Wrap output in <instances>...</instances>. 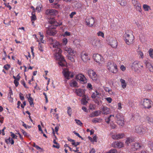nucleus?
I'll return each instance as SVG.
<instances>
[{
    "instance_id": "a19ab883",
    "label": "nucleus",
    "mask_w": 153,
    "mask_h": 153,
    "mask_svg": "<svg viewBox=\"0 0 153 153\" xmlns=\"http://www.w3.org/2000/svg\"><path fill=\"white\" fill-rule=\"evenodd\" d=\"M97 34L99 36H101L103 38L104 37V34L102 31H99L97 33Z\"/></svg>"
},
{
    "instance_id": "aec40b11",
    "label": "nucleus",
    "mask_w": 153,
    "mask_h": 153,
    "mask_svg": "<svg viewBox=\"0 0 153 153\" xmlns=\"http://www.w3.org/2000/svg\"><path fill=\"white\" fill-rule=\"evenodd\" d=\"M100 112L102 114H109L110 113V109L106 106H102L100 109Z\"/></svg>"
},
{
    "instance_id": "ddd939ff",
    "label": "nucleus",
    "mask_w": 153,
    "mask_h": 153,
    "mask_svg": "<svg viewBox=\"0 0 153 153\" xmlns=\"http://www.w3.org/2000/svg\"><path fill=\"white\" fill-rule=\"evenodd\" d=\"M88 73L89 76L94 81H96L98 78V77L96 72L93 70L90 69L88 70Z\"/></svg>"
},
{
    "instance_id": "49530a36",
    "label": "nucleus",
    "mask_w": 153,
    "mask_h": 153,
    "mask_svg": "<svg viewBox=\"0 0 153 153\" xmlns=\"http://www.w3.org/2000/svg\"><path fill=\"white\" fill-rule=\"evenodd\" d=\"M73 56L67 55V57L68 59L71 60L72 62H74L75 61V60Z\"/></svg>"
},
{
    "instance_id": "774afa93",
    "label": "nucleus",
    "mask_w": 153,
    "mask_h": 153,
    "mask_svg": "<svg viewBox=\"0 0 153 153\" xmlns=\"http://www.w3.org/2000/svg\"><path fill=\"white\" fill-rule=\"evenodd\" d=\"M18 81H17V80H14V83L16 87H17L19 85V83L18 82Z\"/></svg>"
},
{
    "instance_id": "f03ea898",
    "label": "nucleus",
    "mask_w": 153,
    "mask_h": 153,
    "mask_svg": "<svg viewBox=\"0 0 153 153\" xmlns=\"http://www.w3.org/2000/svg\"><path fill=\"white\" fill-rule=\"evenodd\" d=\"M106 67L112 73L115 74L117 72V65L113 62H108L106 64Z\"/></svg>"
},
{
    "instance_id": "f3484780",
    "label": "nucleus",
    "mask_w": 153,
    "mask_h": 153,
    "mask_svg": "<svg viewBox=\"0 0 153 153\" xmlns=\"http://www.w3.org/2000/svg\"><path fill=\"white\" fill-rule=\"evenodd\" d=\"M64 50L68 53L67 55L74 56L76 54V51L70 48L65 47L64 48Z\"/></svg>"
},
{
    "instance_id": "5701e85b",
    "label": "nucleus",
    "mask_w": 153,
    "mask_h": 153,
    "mask_svg": "<svg viewBox=\"0 0 153 153\" xmlns=\"http://www.w3.org/2000/svg\"><path fill=\"white\" fill-rule=\"evenodd\" d=\"M125 136L123 133L116 134H112L111 137L113 139L117 140L123 138Z\"/></svg>"
},
{
    "instance_id": "13d9d810",
    "label": "nucleus",
    "mask_w": 153,
    "mask_h": 153,
    "mask_svg": "<svg viewBox=\"0 0 153 153\" xmlns=\"http://www.w3.org/2000/svg\"><path fill=\"white\" fill-rule=\"evenodd\" d=\"M21 131L25 136L27 137L29 136L27 132L24 131L23 129H21Z\"/></svg>"
},
{
    "instance_id": "8fccbe9b",
    "label": "nucleus",
    "mask_w": 153,
    "mask_h": 153,
    "mask_svg": "<svg viewBox=\"0 0 153 153\" xmlns=\"http://www.w3.org/2000/svg\"><path fill=\"white\" fill-rule=\"evenodd\" d=\"M138 54L142 59H143L144 58V54L142 51H138Z\"/></svg>"
},
{
    "instance_id": "bf43d9fd",
    "label": "nucleus",
    "mask_w": 153,
    "mask_h": 153,
    "mask_svg": "<svg viewBox=\"0 0 153 153\" xmlns=\"http://www.w3.org/2000/svg\"><path fill=\"white\" fill-rule=\"evenodd\" d=\"M76 14V12H73L71 13L69 15V16L71 18H73L74 16Z\"/></svg>"
},
{
    "instance_id": "a18cd8bd",
    "label": "nucleus",
    "mask_w": 153,
    "mask_h": 153,
    "mask_svg": "<svg viewBox=\"0 0 153 153\" xmlns=\"http://www.w3.org/2000/svg\"><path fill=\"white\" fill-rule=\"evenodd\" d=\"M31 94H29L28 95H27L26 96L28 99V100L29 102L31 101H33V99L31 97Z\"/></svg>"
},
{
    "instance_id": "2f4dec72",
    "label": "nucleus",
    "mask_w": 153,
    "mask_h": 153,
    "mask_svg": "<svg viewBox=\"0 0 153 153\" xmlns=\"http://www.w3.org/2000/svg\"><path fill=\"white\" fill-rule=\"evenodd\" d=\"M120 81L121 82L122 87L123 89H125L126 88L127 84L125 80L122 79L120 80Z\"/></svg>"
},
{
    "instance_id": "c85d7f7f",
    "label": "nucleus",
    "mask_w": 153,
    "mask_h": 153,
    "mask_svg": "<svg viewBox=\"0 0 153 153\" xmlns=\"http://www.w3.org/2000/svg\"><path fill=\"white\" fill-rule=\"evenodd\" d=\"M104 90L106 92L108 93L111 95H114L115 93L112 91L111 89L107 87H104Z\"/></svg>"
},
{
    "instance_id": "0eeeda50",
    "label": "nucleus",
    "mask_w": 153,
    "mask_h": 153,
    "mask_svg": "<svg viewBox=\"0 0 153 153\" xmlns=\"http://www.w3.org/2000/svg\"><path fill=\"white\" fill-rule=\"evenodd\" d=\"M92 44L94 47L96 49H99L103 46L102 42L99 39H95L92 42Z\"/></svg>"
},
{
    "instance_id": "cd10ccee",
    "label": "nucleus",
    "mask_w": 153,
    "mask_h": 153,
    "mask_svg": "<svg viewBox=\"0 0 153 153\" xmlns=\"http://www.w3.org/2000/svg\"><path fill=\"white\" fill-rule=\"evenodd\" d=\"M81 100V103L84 105H85L88 103V100H89L88 97L86 95H84Z\"/></svg>"
},
{
    "instance_id": "3c124183",
    "label": "nucleus",
    "mask_w": 153,
    "mask_h": 153,
    "mask_svg": "<svg viewBox=\"0 0 153 153\" xmlns=\"http://www.w3.org/2000/svg\"><path fill=\"white\" fill-rule=\"evenodd\" d=\"M116 152V150L115 149H112L106 152L105 153H115Z\"/></svg>"
},
{
    "instance_id": "0e129e2a",
    "label": "nucleus",
    "mask_w": 153,
    "mask_h": 153,
    "mask_svg": "<svg viewBox=\"0 0 153 153\" xmlns=\"http://www.w3.org/2000/svg\"><path fill=\"white\" fill-rule=\"evenodd\" d=\"M110 126L111 128L114 129L116 127V126L113 123H110Z\"/></svg>"
},
{
    "instance_id": "473e14b6",
    "label": "nucleus",
    "mask_w": 153,
    "mask_h": 153,
    "mask_svg": "<svg viewBox=\"0 0 153 153\" xmlns=\"http://www.w3.org/2000/svg\"><path fill=\"white\" fill-rule=\"evenodd\" d=\"M114 117V115H111L109 117H106L105 118V121L108 124L112 118Z\"/></svg>"
},
{
    "instance_id": "f704fd0d",
    "label": "nucleus",
    "mask_w": 153,
    "mask_h": 153,
    "mask_svg": "<svg viewBox=\"0 0 153 153\" xmlns=\"http://www.w3.org/2000/svg\"><path fill=\"white\" fill-rule=\"evenodd\" d=\"M133 141L134 139L133 138L130 137L128 138H127L125 142L127 146H129V144L132 142Z\"/></svg>"
},
{
    "instance_id": "dca6fc26",
    "label": "nucleus",
    "mask_w": 153,
    "mask_h": 153,
    "mask_svg": "<svg viewBox=\"0 0 153 153\" xmlns=\"http://www.w3.org/2000/svg\"><path fill=\"white\" fill-rule=\"evenodd\" d=\"M131 1L134 7L137 10L141 12L142 11L141 4L137 0H131Z\"/></svg>"
},
{
    "instance_id": "1a4fd4ad",
    "label": "nucleus",
    "mask_w": 153,
    "mask_h": 153,
    "mask_svg": "<svg viewBox=\"0 0 153 153\" xmlns=\"http://www.w3.org/2000/svg\"><path fill=\"white\" fill-rule=\"evenodd\" d=\"M139 66V62L138 61L134 62L131 65V67L132 69L134 70V72L137 73L141 72V70Z\"/></svg>"
},
{
    "instance_id": "9d476101",
    "label": "nucleus",
    "mask_w": 153,
    "mask_h": 153,
    "mask_svg": "<svg viewBox=\"0 0 153 153\" xmlns=\"http://www.w3.org/2000/svg\"><path fill=\"white\" fill-rule=\"evenodd\" d=\"M85 22L87 25L89 27H92L95 22L94 19L91 16H88L85 19Z\"/></svg>"
},
{
    "instance_id": "4c0bfd02",
    "label": "nucleus",
    "mask_w": 153,
    "mask_h": 153,
    "mask_svg": "<svg viewBox=\"0 0 153 153\" xmlns=\"http://www.w3.org/2000/svg\"><path fill=\"white\" fill-rule=\"evenodd\" d=\"M148 53L150 57L152 59H153V49L150 48L148 51Z\"/></svg>"
},
{
    "instance_id": "c03bdc74",
    "label": "nucleus",
    "mask_w": 153,
    "mask_h": 153,
    "mask_svg": "<svg viewBox=\"0 0 153 153\" xmlns=\"http://www.w3.org/2000/svg\"><path fill=\"white\" fill-rule=\"evenodd\" d=\"M68 42V40L66 38H64L62 39V44L63 45H65Z\"/></svg>"
},
{
    "instance_id": "6ab92c4d",
    "label": "nucleus",
    "mask_w": 153,
    "mask_h": 153,
    "mask_svg": "<svg viewBox=\"0 0 153 153\" xmlns=\"http://www.w3.org/2000/svg\"><path fill=\"white\" fill-rule=\"evenodd\" d=\"M85 90L83 89L78 88L75 89V93L79 97H83L85 95Z\"/></svg>"
},
{
    "instance_id": "4d7b16f0",
    "label": "nucleus",
    "mask_w": 153,
    "mask_h": 153,
    "mask_svg": "<svg viewBox=\"0 0 153 153\" xmlns=\"http://www.w3.org/2000/svg\"><path fill=\"white\" fill-rule=\"evenodd\" d=\"M75 120L76 122V123L79 125H81L82 124V123L81 122V121L79 120L75 119Z\"/></svg>"
},
{
    "instance_id": "052dcab7",
    "label": "nucleus",
    "mask_w": 153,
    "mask_h": 153,
    "mask_svg": "<svg viewBox=\"0 0 153 153\" xmlns=\"http://www.w3.org/2000/svg\"><path fill=\"white\" fill-rule=\"evenodd\" d=\"M94 116H97L99 115L100 114V112L98 111H96L94 112L93 113Z\"/></svg>"
},
{
    "instance_id": "2eb2a0df",
    "label": "nucleus",
    "mask_w": 153,
    "mask_h": 153,
    "mask_svg": "<svg viewBox=\"0 0 153 153\" xmlns=\"http://www.w3.org/2000/svg\"><path fill=\"white\" fill-rule=\"evenodd\" d=\"M76 79L79 80L82 83H86L87 82V79L84 76L81 74H78L76 76Z\"/></svg>"
},
{
    "instance_id": "4be33fe9",
    "label": "nucleus",
    "mask_w": 153,
    "mask_h": 153,
    "mask_svg": "<svg viewBox=\"0 0 153 153\" xmlns=\"http://www.w3.org/2000/svg\"><path fill=\"white\" fill-rule=\"evenodd\" d=\"M142 147L141 145L138 143H134L131 146V148L134 151L139 150Z\"/></svg>"
},
{
    "instance_id": "20e7f679",
    "label": "nucleus",
    "mask_w": 153,
    "mask_h": 153,
    "mask_svg": "<svg viewBox=\"0 0 153 153\" xmlns=\"http://www.w3.org/2000/svg\"><path fill=\"white\" fill-rule=\"evenodd\" d=\"M125 41L128 45H130L133 43L134 36L131 33H126L124 34Z\"/></svg>"
},
{
    "instance_id": "393cba45",
    "label": "nucleus",
    "mask_w": 153,
    "mask_h": 153,
    "mask_svg": "<svg viewBox=\"0 0 153 153\" xmlns=\"http://www.w3.org/2000/svg\"><path fill=\"white\" fill-rule=\"evenodd\" d=\"M45 13L47 15H54L57 13V12L54 9H48L46 10Z\"/></svg>"
},
{
    "instance_id": "c756f323",
    "label": "nucleus",
    "mask_w": 153,
    "mask_h": 153,
    "mask_svg": "<svg viewBox=\"0 0 153 153\" xmlns=\"http://www.w3.org/2000/svg\"><path fill=\"white\" fill-rule=\"evenodd\" d=\"M10 88L9 92L8 94V98L10 101L12 102L13 101V98L11 97V96L13 95V93L11 89Z\"/></svg>"
},
{
    "instance_id": "6e6d98bb",
    "label": "nucleus",
    "mask_w": 153,
    "mask_h": 153,
    "mask_svg": "<svg viewBox=\"0 0 153 153\" xmlns=\"http://www.w3.org/2000/svg\"><path fill=\"white\" fill-rule=\"evenodd\" d=\"M105 99L107 100V101L109 103H111L112 101V99L110 97H107L105 98Z\"/></svg>"
},
{
    "instance_id": "680f3d73",
    "label": "nucleus",
    "mask_w": 153,
    "mask_h": 153,
    "mask_svg": "<svg viewBox=\"0 0 153 153\" xmlns=\"http://www.w3.org/2000/svg\"><path fill=\"white\" fill-rule=\"evenodd\" d=\"M10 65L7 64L4 66V68L6 70H8L10 68Z\"/></svg>"
},
{
    "instance_id": "9b49d317",
    "label": "nucleus",
    "mask_w": 153,
    "mask_h": 153,
    "mask_svg": "<svg viewBox=\"0 0 153 153\" xmlns=\"http://www.w3.org/2000/svg\"><path fill=\"white\" fill-rule=\"evenodd\" d=\"M108 44L112 47L116 48L117 46V41L116 39L114 38H110L107 40Z\"/></svg>"
},
{
    "instance_id": "6e6552de",
    "label": "nucleus",
    "mask_w": 153,
    "mask_h": 153,
    "mask_svg": "<svg viewBox=\"0 0 153 153\" xmlns=\"http://www.w3.org/2000/svg\"><path fill=\"white\" fill-rule=\"evenodd\" d=\"M135 131L141 135L144 134L146 132V128L141 126H136L135 127Z\"/></svg>"
},
{
    "instance_id": "603ef678",
    "label": "nucleus",
    "mask_w": 153,
    "mask_h": 153,
    "mask_svg": "<svg viewBox=\"0 0 153 153\" xmlns=\"http://www.w3.org/2000/svg\"><path fill=\"white\" fill-rule=\"evenodd\" d=\"M71 112L72 110L71 109L70 107H68V111H67V113L68 114L69 116H71Z\"/></svg>"
},
{
    "instance_id": "79ce46f5",
    "label": "nucleus",
    "mask_w": 153,
    "mask_h": 153,
    "mask_svg": "<svg viewBox=\"0 0 153 153\" xmlns=\"http://www.w3.org/2000/svg\"><path fill=\"white\" fill-rule=\"evenodd\" d=\"M119 4L121 5L122 6H125L126 4V0H121L120 2H119Z\"/></svg>"
},
{
    "instance_id": "423d86ee",
    "label": "nucleus",
    "mask_w": 153,
    "mask_h": 153,
    "mask_svg": "<svg viewBox=\"0 0 153 153\" xmlns=\"http://www.w3.org/2000/svg\"><path fill=\"white\" fill-rule=\"evenodd\" d=\"M152 102L149 99H145L142 100L141 104L143 107L146 109H149L151 107Z\"/></svg>"
},
{
    "instance_id": "a878e982",
    "label": "nucleus",
    "mask_w": 153,
    "mask_h": 153,
    "mask_svg": "<svg viewBox=\"0 0 153 153\" xmlns=\"http://www.w3.org/2000/svg\"><path fill=\"white\" fill-rule=\"evenodd\" d=\"M112 145L115 148H121L123 147V144L121 142H115L113 143Z\"/></svg>"
},
{
    "instance_id": "39448f33",
    "label": "nucleus",
    "mask_w": 153,
    "mask_h": 153,
    "mask_svg": "<svg viewBox=\"0 0 153 153\" xmlns=\"http://www.w3.org/2000/svg\"><path fill=\"white\" fill-rule=\"evenodd\" d=\"M93 58L96 62L100 66H102L104 63L103 58L101 56L98 54H94Z\"/></svg>"
},
{
    "instance_id": "7ed1b4c3",
    "label": "nucleus",
    "mask_w": 153,
    "mask_h": 153,
    "mask_svg": "<svg viewBox=\"0 0 153 153\" xmlns=\"http://www.w3.org/2000/svg\"><path fill=\"white\" fill-rule=\"evenodd\" d=\"M115 119L116 123L120 126H123L124 125V118L123 114L118 113L115 116Z\"/></svg>"
},
{
    "instance_id": "f8f14e48",
    "label": "nucleus",
    "mask_w": 153,
    "mask_h": 153,
    "mask_svg": "<svg viewBox=\"0 0 153 153\" xmlns=\"http://www.w3.org/2000/svg\"><path fill=\"white\" fill-rule=\"evenodd\" d=\"M62 73L65 77L67 79H69L70 77L72 78L74 76L73 73L70 72L68 69H63Z\"/></svg>"
},
{
    "instance_id": "e2e57ef3",
    "label": "nucleus",
    "mask_w": 153,
    "mask_h": 153,
    "mask_svg": "<svg viewBox=\"0 0 153 153\" xmlns=\"http://www.w3.org/2000/svg\"><path fill=\"white\" fill-rule=\"evenodd\" d=\"M19 95V97L21 100H24L25 98L23 94L21 93H20Z\"/></svg>"
},
{
    "instance_id": "7c9ffc66",
    "label": "nucleus",
    "mask_w": 153,
    "mask_h": 153,
    "mask_svg": "<svg viewBox=\"0 0 153 153\" xmlns=\"http://www.w3.org/2000/svg\"><path fill=\"white\" fill-rule=\"evenodd\" d=\"M143 7L145 11H149L151 10V7L146 4H143Z\"/></svg>"
},
{
    "instance_id": "f257e3e1",
    "label": "nucleus",
    "mask_w": 153,
    "mask_h": 153,
    "mask_svg": "<svg viewBox=\"0 0 153 153\" xmlns=\"http://www.w3.org/2000/svg\"><path fill=\"white\" fill-rule=\"evenodd\" d=\"M53 45V48H56L54 51V55L56 60L58 61L59 64L61 66H64L66 63L64 58L61 54L62 51L59 47L60 44L58 42L55 41Z\"/></svg>"
},
{
    "instance_id": "58836bf2",
    "label": "nucleus",
    "mask_w": 153,
    "mask_h": 153,
    "mask_svg": "<svg viewBox=\"0 0 153 153\" xmlns=\"http://www.w3.org/2000/svg\"><path fill=\"white\" fill-rule=\"evenodd\" d=\"M9 143H11V144H13L14 143V141L13 138H11L10 137H9L8 139L5 140L6 142L8 143V141Z\"/></svg>"
},
{
    "instance_id": "72a5a7b5",
    "label": "nucleus",
    "mask_w": 153,
    "mask_h": 153,
    "mask_svg": "<svg viewBox=\"0 0 153 153\" xmlns=\"http://www.w3.org/2000/svg\"><path fill=\"white\" fill-rule=\"evenodd\" d=\"M70 86L72 87H78L77 82L74 80H71L70 83Z\"/></svg>"
},
{
    "instance_id": "bb28decb",
    "label": "nucleus",
    "mask_w": 153,
    "mask_h": 153,
    "mask_svg": "<svg viewBox=\"0 0 153 153\" xmlns=\"http://www.w3.org/2000/svg\"><path fill=\"white\" fill-rule=\"evenodd\" d=\"M49 22L51 24L55 26H58L59 25H61L62 24V22H60L59 23L55 21L54 19H50L49 21Z\"/></svg>"
},
{
    "instance_id": "e433bc0d",
    "label": "nucleus",
    "mask_w": 153,
    "mask_h": 153,
    "mask_svg": "<svg viewBox=\"0 0 153 153\" xmlns=\"http://www.w3.org/2000/svg\"><path fill=\"white\" fill-rule=\"evenodd\" d=\"M146 119L147 120L148 123L150 125L153 124V118L149 117V116L147 117H146Z\"/></svg>"
},
{
    "instance_id": "a211bd4d",
    "label": "nucleus",
    "mask_w": 153,
    "mask_h": 153,
    "mask_svg": "<svg viewBox=\"0 0 153 153\" xmlns=\"http://www.w3.org/2000/svg\"><path fill=\"white\" fill-rule=\"evenodd\" d=\"M46 33L48 35L53 36L56 33V31L54 27L51 26L47 30Z\"/></svg>"
},
{
    "instance_id": "b1692460",
    "label": "nucleus",
    "mask_w": 153,
    "mask_h": 153,
    "mask_svg": "<svg viewBox=\"0 0 153 153\" xmlns=\"http://www.w3.org/2000/svg\"><path fill=\"white\" fill-rule=\"evenodd\" d=\"M101 96V93L97 91H95L91 95V97L93 99H99L100 98Z\"/></svg>"
},
{
    "instance_id": "412c9836",
    "label": "nucleus",
    "mask_w": 153,
    "mask_h": 153,
    "mask_svg": "<svg viewBox=\"0 0 153 153\" xmlns=\"http://www.w3.org/2000/svg\"><path fill=\"white\" fill-rule=\"evenodd\" d=\"M146 68L150 72H153V66L149 62L146 61L144 62Z\"/></svg>"
},
{
    "instance_id": "09e8293b",
    "label": "nucleus",
    "mask_w": 153,
    "mask_h": 153,
    "mask_svg": "<svg viewBox=\"0 0 153 153\" xmlns=\"http://www.w3.org/2000/svg\"><path fill=\"white\" fill-rule=\"evenodd\" d=\"M32 16L31 17V18L32 21H35L36 19V17L35 15L34 14V12L32 13Z\"/></svg>"
},
{
    "instance_id": "4468645a",
    "label": "nucleus",
    "mask_w": 153,
    "mask_h": 153,
    "mask_svg": "<svg viewBox=\"0 0 153 153\" xmlns=\"http://www.w3.org/2000/svg\"><path fill=\"white\" fill-rule=\"evenodd\" d=\"M82 59L84 62H87L90 60L91 57L88 53L85 52L83 51L81 54Z\"/></svg>"
},
{
    "instance_id": "5fc2aeb1",
    "label": "nucleus",
    "mask_w": 153,
    "mask_h": 153,
    "mask_svg": "<svg viewBox=\"0 0 153 153\" xmlns=\"http://www.w3.org/2000/svg\"><path fill=\"white\" fill-rule=\"evenodd\" d=\"M11 134V136L13 139H17V136L15 135L13 132H10Z\"/></svg>"
},
{
    "instance_id": "69168bd1",
    "label": "nucleus",
    "mask_w": 153,
    "mask_h": 153,
    "mask_svg": "<svg viewBox=\"0 0 153 153\" xmlns=\"http://www.w3.org/2000/svg\"><path fill=\"white\" fill-rule=\"evenodd\" d=\"M4 4L6 7H8L9 8V10H10L11 9L12 7H11V6L9 4V3H4Z\"/></svg>"
},
{
    "instance_id": "c9c22d12",
    "label": "nucleus",
    "mask_w": 153,
    "mask_h": 153,
    "mask_svg": "<svg viewBox=\"0 0 153 153\" xmlns=\"http://www.w3.org/2000/svg\"><path fill=\"white\" fill-rule=\"evenodd\" d=\"M73 44L77 47H79L80 46V41L78 39H75L73 41Z\"/></svg>"
},
{
    "instance_id": "ea45409f",
    "label": "nucleus",
    "mask_w": 153,
    "mask_h": 153,
    "mask_svg": "<svg viewBox=\"0 0 153 153\" xmlns=\"http://www.w3.org/2000/svg\"><path fill=\"white\" fill-rule=\"evenodd\" d=\"M39 34L40 36V41L42 43H43L44 40H43V39L44 38V36L43 35L42 33H41L40 32H39Z\"/></svg>"
},
{
    "instance_id": "864d4df0",
    "label": "nucleus",
    "mask_w": 153,
    "mask_h": 153,
    "mask_svg": "<svg viewBox=\"0 0 153 153\" xmlns=\"http://www.w3.org/2000/svg\"><path fill=\"white\" fill-rule=\"evenodd\" d=\"M53 7L56 8L57 9L60 8V5L57 3H54L53 4Z\"/></svg>"
},
{
    "instance_id": "338daca9",
    "label": "nucleus",
    "mask_w": 153,
    "mask_h": 153,
    "mask_svg": "<svg viewBox=\"0 0 153 153\" xmlns=\"http://www.w3.org/2000/svg\"><path fill=\"white\" fill-rule=\"evenodd\" d=\"M80 142H75V141L72 143V144L74 146H76L77 145H78L79 144Z\"/></svg>"
},
{
    "instance_id": "37998d69",
    "label": "nucleus",
    "mask_w": 153,
    "mask_h": 153,
    "mask_svg": "<svg viewBox=\"0 0 153 153\" xmlns=\"http://www.w3.org/2000/svg\"><path fill=\"white\" fill-rule=\"evenodd\" d=\"M102 120L100 118H95L92 120V122L94 123H99L100 120Z\"/></svg>"
},
{
    "instance_id": "de8ad7c7",
    "label": "nucleus",
    "mask_w": 153,
    "mask_h": 153,
    "mask_svg": "<svg viewBox=\"0 0 153 153\" xmlns=\"http://www.w3.org/2000/svg\"><path fill=\"white\" fill-rule=\"evenodd\" d=\"M71 35V33L70 32L66 31L64 33L62 34V36L64 37L66 36H70Z\"/></svg>"
}]
</instances>
